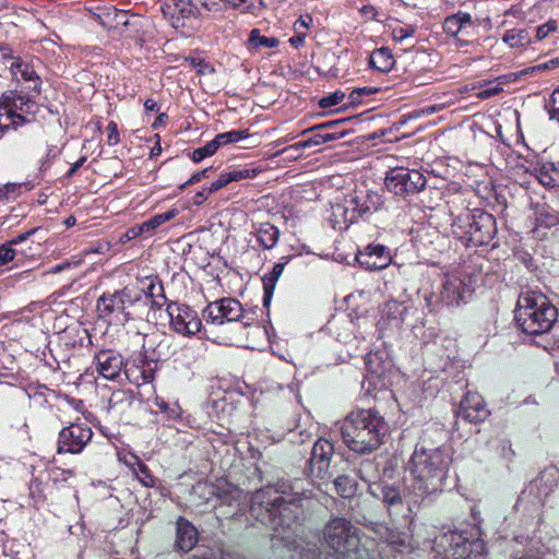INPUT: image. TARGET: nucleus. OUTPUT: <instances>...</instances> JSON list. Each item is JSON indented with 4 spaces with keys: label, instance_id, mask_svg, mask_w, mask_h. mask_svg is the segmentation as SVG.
Wrapping results in <instances>:
<instances>
[{
    "label": "nucleus",
    "instance_id": "53",
    "mask_svg": "<svg viewBox=\"0 0 559 559\" xmlns=\"http://www.w3.org/2000/svg\"><path fill=\"white\" fill-rule=\"evenodd\" d=\"M546 108L550 120H557L559 122V87L552 91Z\"/></svg>",
    "mask_w": 559,
    "mask_h": 559
},
{
    "label": "nucleus",
    "instance_id": "56",
    "mask_svg": "<svg viewBox=\"0 0 559 559\" xmlns=\"http://www.w3.org/2000/svg\"><path fill=\"white\" fill-rule=\"evenodd\" d=\"M212 170H213V167H206V168L202 169L201 171L194 173L186 182L181 183L178 187L179 191H183L187 187H189L191 185H195L204 178H209Z\"/></svg>",
    "mask_w": 559,
    "mask_h": 559
},
{
    "label": "nucleus",
    "instance_id": "12",
    "mask_svg": "<svg viewBox=\"0 0 559 559\" xmlns=\"http://www.w3.org/2000/svg\"><path fill=\"white\" fill-rule=\"evenodd\" d=\"M437 545L442 548L445 559H478L486 548L477 526L444 533Z\"/></svg>",
    "mask_w": 559,
    "mask_h": 559
},
{
    "label": "nucleus",
    "instance_id": "52",
    "mask_svg": "<svg viewBox=\"0 0 559 559\" xmlns=\"http://www.w3.org/2000/svg\"><path fill=\"white\" fill-rule=\"evenodd\" d=\"M386 543L393 550L399 552H402L407 547L406 536L403 533L390 532Z\"/></svg>",
    "mask_w": 559,
    "mask_h": 559
},
{
    "label": "nucleus",
    "instance_id": "63",
    "mask_svg": "<svg viewBox=\"0 0 559 559\" xmlns=\"http://www.w3.org/2000/svg\"><path fill=\"white\" fill-rule=\"evenodd\" d=\"M169 120V116L166 112H160L154 122L152 123L153 129H157L160 126H165Z\"/></svg>",
    "mask_w": 559,
    "mask_h": 559
},
{
    "label": "nucleus",
    "instance_id": "27",
    "mask_svg": "<svg viewBox=\"0 0 559 559\" xmlns=\"http://www.w3.org/2000/svg\"><path fill=\"white\" fill-rule=\"evenodd\" d=\"M370 492L378 499H380L388 511H401L404 507V499L402 496L401 485L378 483L370 487Z\"/></svg>",
    "mask_w": 559,
    "mask_h": 559
},
{
    "label": "nucleus",
    "instance_id": "11",
    "mask_svg": "<svg viewBox=\"0 0 559 559\" xmlns=\"http://www.w3.org/2000/svg\"><path fill=\"white\" fill-rule=\"evenodd\" d=\"M323 537L336 552L335 559H366L367 549L360 547L358 530L345 518H332L325 525Z\"/></svg>",
    "mask_w": 559,
    "mask_h": 559
},
{
    "label": "nucleus",
    "instance_id": "7",
    "mask_svg": "<svg viewBox=\"0 0 559 559\" xmlns=\"http://www.w3.org/2000/svg\"><path fill=\"white\" fill-rule=\"evenodd\" d=\"M384 204L380 193L371 190H354L342 202L332 204L329 221L333 229L347 230L360 219L366 221L382 209Z\"/></svg>",
    "mask_w": 559,
    "mask_h": 559
},
{
    "label": "nucleus",
    "instance_id": "42",
    "mask_svg": "<svg viewBox=\"0 0 559 559\" xmlns=\"http://www.w3.org/2000/svg\"><path fill=\"white\" fill-rule=\"evenodd\" d=\"M334 487L342 498L349 499L356 495L357 483L347 475H340L334 479Z\"/></svg>",
    "mask_w": 559,
    "mask_h": 559
},
{
    "label": "nucleus",
    "instance_id": "49",
    "mask_svg": "<svg viewBox=\"0 0 559 559\" xmlns=\"http://www.w3.org/2000/svg\"><path fill=\"white\" fill-rule=\"evenodd\" d=\"M559 68V59L557 57H554L547 61L539 62L535 66L527 67L523 69L520 73L521 75H531L536 72H544V71H550Z\"/></svg>",
    "mask_w": 559,
    "mask_h": 559
},
{
    "label": "nucleus",
    "instance_id": "30",
    "mask_svg": "<svg viewBox=\"0 0 559 559\" xmlns=\"http://www.w3.org/2000/svg\"><path fill=\"white\" fill-rule=\"evenodd\" d=\"M153 405L156 409L152 411V414L159 416L164 425L171 427L181 420L183 411L178 402H169L156 395Z\"/></svg>",
    "mask_w": 559,
    "mask_h": 559
},
{
    "label": "nucleus",
    "instance_id": "33",
    "mask_svg": "<svg viewBox=\"0 0 559 559\" xmlns=\"http://www.w3.org/2000/svg\"><path fill=\"white\" fill-rule=\"evenodd\" d=\"M254 236L263 250H271L277 245L281 231L270 222H263L255 227Z\"/></svg>",
    "mask_w": 559,
    "mask_h": 559
},
{
    "label": "nucleus",
    "instance_id": "60",
    "mask_svg": "<svg viewBox=\"0 0 559 559\" xmlns=\"http://www.w3.org/2000/svg\"><path fill=\"white\" fill-rule=\"evenodd\" d=\"M307 35L308 33H295L288 41L292 47L298 49L305 45Z\"/></svg>",
    "mask_w": 559,
    "mask_h": 559
},
{
    "label": "nucleus",
    "instance_id": "58",
    "mask_svg": "<svg viewBox=\"0 0 559 559\" xmlns=\"http://www.w3.org/2000/svg\"><path fill=\"white\" fill-rule=\"evenodd\" d=\"M222 2L235 8V9H242V10H250L253 8V0H221ZM260 4H262V0H259Z\"/></svg>",
    "mask_w": 559,
    "mask_h": 559
},
{
    "label": "nucleus",
    "instance_id": "34",
    "mask_svg": "<svg viewBox=\"0 0 559 559\" xmlns=\"http://www.w3.org/2000/svg\"><path fill=\"white\" fill-rule=\"evenodd\" d=\"M368 63L369 67L373 70H377L381 73H388L393 69L395 59L390 48L381 47L374 49L370 53Z\"/></svg>",
    "mask_w": 559,
    "mask_h": 559
},
{
    "label": "nucleus",
    "instance_id": "22",
    "mask_svg": "<svg viewBox=\"0 0 559 559\" xmlns=\"http://www.w3.org/2000/svg\"><path fill=\"white\" fill-rule=\"evenodd\" d=\"M457 415L465 421L479 424L488 418L490 411L479 393L467 391L460 403Z\"/></svg>",
    "mask_w": 559,
    "mask_h": 559
},
{
    "label": "nucleus",
    "instance_id": "3",
    "mask_svg": "<svg viewBox=\"0 0 559 559\" xmlns=\"http://www.w3.org/2000/svg\"><path fill=\"white\" fill-rule=\"evenodd\" d=\"M452 216L451 234L465 248L491 246L498 234L496 217L483 209H471L464 193H457L448 202Z\"/></svg>",
    "mask_w": 559,
    "mask_h": 559
},
{
    "label": "nucleus",
    "instance_id": "10",
    "mask_svg": "<svg viewBox=\"0 0 559 559\" xmlns=\"http://www.w3.org/2000/svg\"><path fill=\"white\" fill-rule=\"evenodd\" d=\"M202 318L207 326L224 328L236 323L240 331L251 326L259 328L255 310H247L241 302L231 297L211 301L202 310Z\"/></svg>",
    "mask_w": 559,
    "mask_h": 559
},
{
    "label": "nucleus",
    "instance_id": "19",
    "mask_svg": "<svg viewBox=\"0 0 559 559\" xmlns=\"http://www.w3.org/2000/svg\"><path fill=\"white\" fill-rule=\"evenodd\" d=\"M258 171L254 168H233L228 171L222 173L216 180H214L210 186L203 187L200 191H198L193 198L192 202L194 205L203 204L209 197L226 187L228 183L233 181H240L242 179H251L257 176Z\"/></svg>",
    "mask_w": 559,
    "mask_h": 559
},
{
    "label": "nucleus",
    "instance_id": "45",
    "mask_svg": "<svg viewBox=\"0 0 559 559\" xmlns=\"http://www.w3.org/2000/svg\"><path fill=\"white\" fill-rule=\"evenodd\" d=\"M134 462L140 464L133 472L136 479L146 488L156 487L157 478L153 475L150 467L141 459H135Z\"/></svg>",
    "mask_w": 559,
    "mask_h": 559
},
{
    "label": "nucleus",
    "instance_id": "38",
    "mask_svg": "<svg viewBox=\"0 0 559 559\" xmlns=\"http://www.w3.org/2000/svg\"><path fill=\"white\" fill-rule=\"evenodd\" d=\"M388 27L391 32L392 38L395 43L403 44L404 41L414 38L418 27L416 24L405 23L397 19L392 20Z\"/></svg>",
    "mask_w": 559,
    "mask_h": 559
},
{
    "label": "nucleus",
    "instance_id": "21",
    "mask_svg": "<svg viewBox=\"0 0 559 559\" xmlns=\"http://www.w3.org/2000/svg\"><path fill=\"white\" fill-rule=\"evenodd\" d=\"M356 261L365 270L378 271L388 267L392 262L390 249L381 243L371 242L356 252Z\"/></svg>",
    "mask_w": 559,
    "mask_h": 559
},
{
    "label": "nucleus",
    "instance_id": "14",
    "mask_svg": "<svg viewBox=\"0 0 559 559\" xmlns=\"http://www.w3.org/2000/svg\"><path fill=\"white\" fill-rule=\"evenodd\" d=\"M34 100L28 95L3 93L0 99V139L10 127L16 129L35 119L32 111Z\"/></svg>",
    "mask_w": 559,
    "mask_h": 559
},
{
    "label": "nucleus",
    "instance_id": "31",
    "mask_svg": "<svg viewBox=\"0 0 559 559\" xmlns=\"http://www.w3.org/2000/svg\"><path fill=\"white\" fill-rule=\"evenodd\" d=\"M557 225H559V212L548 205H543L536 210L535 225L532 233L535 238H543L546 236L545 230Z\"/></svg>",
    "mask_w": 559,
    "mask_h": 559
},
{
    "label": "nucleus",
    "instance_id": "55",
    "mask_svg": "<svg viewBox=\"0 0 559 559\" xmlns=\"http://www.w3.org/2000/svg\"><path fill=\"white\" fill-rule=\"evenodd\" d=\"M186 62H188L192 68L197 69L198 74H205L206 71H213L214 69L211 64L203 58L198 57H186Z\"/></svg>",
    "mask_w": 559,
    "mask_h": 559
},
{
    "label": "nucleus",
    "instance_id": "17",
    "mask_svg": "<svg viewBox=\"0 0 559 559\" xmlns=\"http://www.w3.org/2000/svg\"><path fill=\"white\" fill-rule=\"evenodd\" d=\"M92 428L85 423H72L59 430L57 453H81L92 440Z\"/></svg>",
    "mask_w": 559,
    "mask_h": 559
},
{
    "label": "nucleus",
    "instance_id": "4",
    "mask_svg": "<svg viewBox=\"0 0 559 559\" xmlns=\"http://www.w3.org/2000/svg\"><path fill=\"white\" fill-rule=\"evenodd\" d=\"M389 432V423L374 407L353 409L341 427L344 443L360 455L378 450L385 442Z\"/></svg>",
    "mask_w": 559,
    "mask_h": 559
},
{
    "label": "nucleus",
    "instance_id": "29",
    "mask_svg": "<svg viewBox=\"0 0 559 559\" xmlns=\"http://www.w3.org/2000/svg\"><path fill=\"white\" fill-rule=\"evenodd\" d=\"M366 370H367V380L374 385V388L379 386L380 389L386 386V366L389 364L382 358V355L378 352H369L364 358Z\"/></svg>",
    "mask_w": 559,
    "mask_h": 559
},
{
    "label": "nucleus",
    "instance_id": "61",
    "mask_svg": "<svg viewBox=\"0 0 559 559\" xmlns=\"http://www.w3.org/2000/svg\"><path fill=\"white\" fill-rule=\"evenodd\" d=\"M70 266H71V263L69 261H64V262H61V263H58V264L51 266L48 270H44L41 274L46 275L48 273H58L66 269H69Z\"/></svg>",
    "mask_w": 559,
    "mask_h": 559
},
{
    "label": "nucleus",
    "instance_id": "18",
    "mask_svg": "<svg viewBox=\"0 0 559 559\" xmlns=\"http://www.w3.org/2000/svg\"><path fill=\"white\" fill-rule=\"evenodd\" d=\"M127 359L111 348L97 350L93 357V366L97 374L106 380L117 381L124 374Z\"/></svg>",
    "mask_w": 559,
    "mask_h": 559
},
{
    "label": "nucleus",
    "instance_id": "28",
    "mask_svg": "<svg viewBox=\"0 0 559 559\" xmlns=\"http://www.w3.org/2000/svg\"><path fill=\"white\" fill-rule=\"evenodd\" d=\"M198 542L199 532L197 527L185 516H178L176 520L175 549L189 552L195 547Z\"/></svg>",
    "mask_w": 559,
    "mask_h": 559
},
{
    "label": "nucleus",
    "instance_id": "23",
    "mask_svg": "<svg viewBox=\"0 0 559 559\" xmlns=\"http://www.w3.org/2000/svg\"><path fill=\"white\" fill-rule=\"evenodd\" d=\"M123 307V321L142 320L147 318L148 313L145 309L146 297L142 296L135 285H128L120 289Z\"/></svg>",
    "mask_w": 559,
    "mask_h": 559
},
{
    "label": "nucleus",
    "instance_id": "62",
    "mask_svg": "<svg viewBox=\"0 0 559 559\" xmlns=\"http://www.w3.org/2000/svg\"><path fill=\"white\" fill-rule=\"evenodd\" d=\"M86 159V156H81L75 163H73L70 169L67 171V177H72L84 165Z\"/></svg>",
    "mask_w": 559,
    "mask_h": 559
},
{
    "label": "nucleus",
    "instance_id": "36",
    "mask_svg": "<svg viewBox=\"0 0 559 559\" xmlns=\"http://www.w3.org/2000/svg\"><path fill=\"white\" fill-rule=\"evenodd\" d=\"M288 259H289V257L286 258V260H288ZM286 263H287V261L275 263L272 271L262 277L263 306L265 308H269V306L271 304L276 283L280 278V276L282 275Z\"/></svg>",
    "mask_w": 559,
    "mask_h": 559
},
{
    "label": "nucleus",
    "instance_id": "5",
    "mask_svg": "<svg viewBox=\"0 0 559 559\" xmlns=\"http://www.w3.org/2000/svg\"><path fill=\"white\" fill-rule=\"evenodd\" d=\"M170 345L166 336L145 335L141 350L127 358L124 376L129 382L136 386L153 383L162 361L169 354Z\"/></svg>",
    "mask_w": 559,
    "mask_h": 559
},
{
    "label": "nucleus",
    "instance_id": "24",
    "mask_svg": "<svg viewBox=\"0 0 559 559\" xmlns=\"http://www.w3.org/2000/svg\"><path fill=\"white\" fill-rule=\"evenodd\" d=\"M345 120H332L324 123L316 124L302 132V134L311 133V135L300 141L297 145L300 147L318 146L326 142L338 140L343 138V131H330L331 127H338Z\"/></svg>",
    "mask_w": 559,
    "mask_h": 559
},
{
    "label": "nucleus",
    "instance_id": "48",
    "mask_svg": "<svg viewBox=\"0 0 559 559\" xmlns=\"http://www.w3.org/2000/svg\"><path fill=\"white\" fill-rule=\"evenodd\" d=\"M345 99L347 100L345 92L342 90H336L333 93H330L329 95L320 98L318 105L322 109H328L341 104L343 105Z\"/></svg>",
    "mask_w": 559,
    "mask_h": 559
},
{
    "label": "nucleus",
    "instance_id": "15",
    "mask_svg": "<svg viewBox=\"0 0 559 559\" xmlns=\"http://www.w3.org/2000/svg\"><path fill=\"white\" fill-rule=\"evenodd\" d=\"M426 185L427 179L423 173L407 167L390 168L384 178L386 190L403 199L419 193Z\"/></svg>",
    "mask_w": 559,
    "mask_h": 559
},
{
    "label": "nucleus",
    "instance_id": "50",
    "mask_svg": "<svg viewBox=\"0 0 559 559\" xmlns=\"http://www.w3.org/2000/svg\"><path fill=\"white\" fill-rule=\"evenodd\" d=\"M43 355H44V358L39 359V361H37L36 369H37V373L41 374V377L45 380H48V377H46L45 374L46 373L56 374L59 369V362L55 358H52V360H47L45 350L43 352Z\"/></svg>",
    "mask_w": 559,
    "mask_h": 559
},
{
    "label": "nucleus",
    "instance_id": "54",
    "mask_svg": "<svg viewBox=\"0 0 559 559\" xmlns=\"http://www.w3.org/2000/svg\"><path fill=\"white\" fill-rule=\"evenodd\" d=\"M106 135H107L106 143L108 146H116L117 144L120 143L121 138H120V132H119L118 124L116 121L110 120L108 122V124L106 127Z\"/></svg>",
    "mask_w": 559,
    "mask_h": 559
},
{
    "label": "nucleus",
    "instance_id": "8",
    "mask_svg": "<svg viewBox=\"0 0 559 559\" xmlns=\"http://www.w3.org/2000/svg\"><path fill=\"white\" fill-rule=\"evenodd\" d=\"M200 7L193 0H164L162 13L170 26L183 37L194 36L202 27L203 11L217 12L221 4L216 0H200Z\"/></svg>",
    "mask_w": 559,
    "mask_h": 559
},
{
    "label": "nucleus",
    "instance_id": "13",
    "mask_svg": "<svg viewBox=\"0 0 559 559\" xmlns=\"http://www.w3.org/2000/svg\"><path fill=\"white\" fill-rule=\"evenodd\" d=\"M473 276L447 274L438 292H432L425 297L426 306L430 312H437L443 306L459 307L466 302V294L474 290Z\"/></svg>",
    "mask_w": 559,
    "mask_h": 559
},
{
    "label": "nucleus",
    "instance_id": "37",
    "mask_svg": "<svg viewBox=\"0 0 559 559\" xmlns=\"http://www.w3.org/2000/svg\"><path fill=\"white\" fill-rule=\"evenodd\" d=\"M406 313L407 307L405 304L394 299L386 301L381 309L382 319L392 322L394 325L403 323Z\"/></svg>",
    "mask_w": 559,
    "mask_h": 559
},
{
    "label": "nucleus",
    "instance_id": "51",
    "mask_svg": "<svg viewBox=\"0 0 559 559\" xmlns=\"http://www.w3.org/2000/svg\"><path fill=\"white\" fill-rule=\"evenodd\" d=\"M216 152L217 148L212 140L207 142L205 145L193 150V152L190 154V157L194 163H200L204 158L214 155Z\"/></svg>",
    "mask_w": 559,
    "mask_h": 559
},
{
    "label": "nucleus",
    "instance_id": "1",
    "mask_svg": "<svg viewBox=\"0 0 559 559\" xmlns=\"http://www.w3.org/2000/svg\"><path fill=\"white\" fill-rule=\"evenodd\" d=\"M334 444L325 438H319L305 466L307 478H281L274 486L255 490L250 499V516L274 532L297 523L304 512V501L313 498L314 480L326 481L331 477Z\"/></svg>",
    "mask_w": 559,
    "mask_h": 559
},
{
    "label": "nucleus",
    "instance_id": "2",
    "mask_svg": "<svg viewBox=\"0 0 559 559\" xmlns=\"http://www.w3.org/2000/svg\"><path fill=\"white\" fill-rule=\"evenodd\" d=\"M445 431L438 427L426 428L407 462L412 487L420 498L441 492L452 463Z\"/></svg>",
    "mask_w": 559,
    "mask_h": 559
},
{
    "label": "nucleus",
    "instance_id": "35",
    "mask_svg": "<svg viewBox=\"0 0 559 559\" xmlns=\"http://www.w3.org/2000/svg\"><path fill=\"white\" fill-rule=\"evenodd\" d=\"M533 174L540 185L547 188H555L559 186V160L557 164L543 163L537 165Z\"/></svg>",
    "mask_w": 559,
    "mask_h": 559
},
{
    "label": "nucleus",
    "instance_id": "32",
    "mask_svg": "<svg viewBox=\"0 0 559 559\" xmlns=\"http://www.w3.org/2000/svg\"><path fill=\"white\" fill-rule=\"evenodd\" d=\"M178 215V210L171 209L167 212L157 213L140 224L136 227H133L130 229V233H132L133 237L140 236V235H152L153 231H155L158 227H160L164 223L170 221L171 218L176 217Z\"/></svg>",
    "mask_w": 559,
    "mask_h": 559
},
{
    "label": "nucleus",
    "instance_id": "46",
    "mask_svg": "<svg viewBox=\"0 0 559 559\" xmlns=\"http://www.w3.org/2000/svg\"><path fill=\"white\" fill-rule=\"evenodd\" d=\"M558 31V23L554 19H549L544 24H540L534 28V38L530 39L531 44L543 41L549 35Z\"/></svg>",
    "mask_w": 559,
    "mask_h": 559
},
{
    "label": "nucleus",
    "instance_id": "43",
    "mask_svg": "<svg viewBox=\"0 0 559 559\" xmlns=\"http://www.w3.org/2000/svg\"><path fill=\"white\" fill-rule=\"evenodd\" d=\"M249 136L248 130H231L223 133H218L213 139V142L218 150L219 147L237 143L243 139H247Z\"/></svg>",
    "mask_w": 559,
    "mask_h": 559
},
{
    "label": "nucleus",
    "instance_id": "41",
    "mask_svg": "<svg viewBox=\"0 0 559 559\" xmlns=\"http://www.w3.org/2000/svg\"><path fill=\"white\" fill-rule=\"evenodd\" d=\"M35 233V229H31L26 233H23L13 239H11L8 243L0 246V266L4 265L9 261L13 260L15 255V250L12 249V246H20L25 240L29 238Z\"/></svg>",
    "mask_w": 559,
    "mask_h": 559
},
{
    "label": "nucleus",
    "instance_id": "59",
    "mask_svg": "<svg viewBox=\"0 0 559 559\" xmlns=\"http://www.w3.org/2000/svg\"><path fill=\"white\" fill-rule=\"evenodd\" d=\"M502 91H503V88L500 85H495V86L483 88L479 92L478 96L480 98L485 99V98L496 96V95L500 94Z\"/></svg>",
    "mask_w": 559,
    "mask_h": 559
},
{
    "label": "nucleus",
    "instance_id": "44",
    "mask_svg": "<svg viewBox=\"0 0 559 559\" xmlns=\"http://www.w3.org/2000/svg\"><path fill=\"white\" fill-rule=\"evenodd\" d=\"M278 39L276 37H267L264 35H261L260 31L258 28H253L248 38V44L250 48L259 49L261 47L266 48H275L278 46Z\"/></svg>",
    "mask_w": 559,
    "mask_h": 559
},
{
    "label": "nucleus",
    "instance_id": "26",
    "mask_svg": "<svg viewBox=\"0 0 559 559\" xmlns=\"http://www.w3.org/2000/svg\"><path fill=\"white\" fill-rule=\"evenodd\" d=\"M122 304L120 289L114 293H104L96 302L97 314L108 322H124Z\"/></svg>",
    "mask_w": 559,
    "mask_h": 559
},
{
    "label": "nucleus",
    "instance_id": "9",
    "mask_svg": "<svg viewBox=\"0 0 559 559\" xmlns=\"http://www.w3.org/2000/svg\"><path fill=\"white\" fill-rule=\"evenodd\" d=\"M445 41L462 52H472L480 40V20L467 11L457 10L441 22Z\"/></svg>",
    "mask_w": 559,
    "mask_h": 559
},
{
    "label": "nucleus",
    "instance_id": "25",
    "mask_svg": "<svg viewBox=\"0 0 559 559\" xmlns=\"http://www.w3.org/2000/svg\"><path fill=\"white\" fill-rule=\"evenodd\" d=\"M37 404L40 405L44 409L52 408L56 406L59 411L66 412L67 408L73 407L79 412H82L84 408V404L82 401L68 400L67 397H62L52 389H49L47 384L39 383V379H37Z\"/></svg>",
    "mask_w": 559,
    "mask_h": 559
},
{
    "label": "nucleus",
    "instance_id": "39",
    "mask_svg": "<svg viewBox=\"0 0 559 559\" xmlns=\"http://www.w3.org/2000/svg\"><path fill=\"white\" fill-rule=\"evenodd\" d=\"M133 404V395L128 390H115L108 401V411L123 413Z\"/></svg>",
    "mask_w": 559,
    "mask_h": 559
},
{
    "label": "nucleus",
    "instance_id": "64",
    "mask_svg": "<svg viewBox=\"0 0 559 559\" xmlns=\"http://www.w3.org/2000/svg\"><path fill=\"white\" fill-rule=\"evenodd\" d=\"M144 109L145 111H155V112H158L159 109H160V106L159 104L154 100L153 98H147L145 102H144Z\"/></svg>",
    "mask_w": 559,
    "mask_h": 559
},
{
    "label": "nucleus",
    "instance_id": "16",
    "mask_svg": "<svg viewBox=\"0 0 559 559\" xmlns=\"http://www.w3.org/2000/svg\"><path fill=\"white\" fill-rule=\"evenodd\" d=\"M167 313L169 317L170 329L179 335L191 337L198 333H203L210 338L207 325H203L202 319L198 312L186 304H167Z\"/></svg>",
    "mask_w": 559,
    "mask_h": 559
},
{
    "label": "nucleus",
    "instance_id": "6",
    "mask_svg": "<svg viewBox=\"0 0 559 559\" xmlns=\"http://www.w3.org/2000/svg\"><path fill=\"white\" fill-rule=\"evenodd\" d=\"M514 319L522 332L540 335L549 332L557 322L558 310L542 292L526 290L519 295Z\"/></svg>",
    "mask_w": 559,
    "mask_h": 559
},
{
    "label": "nucleus",
    "instance_id": "47",
    "mask_svg": "<svg viewBox=\"0 0 559 559\" xmlns=\"http://www.w3.org/2000/svg\"><path fill=\"white\" fill-rule=\"evenodd\" d=\"M10 70L12 75L17 76L20 74L25 81L35 79V69L29 63L15 61L11 64Z\"/></svg>",
    "mask_w": 559,
    "mask_h": 559
},
{
    "label": "nucleus",
    "instance_id": "40",
    "mask_svg": "<svg viewBox=\"0 0 559 559\" xmlns=\"http://www.w3.org/2000/svg\"><path fill=\"white\" fill-rule=\"evenodd\" d=\"M380 91L381 88L376 86L356 87L347 95V102L344 103L341 108L336 109V111H345L350 107H356L362 103L364 97L377 94Z\"/></svg>",
    "mask_w": 559,
    "mask_h": 559
},
{
    "label": "nucleus",
    "instance_id": "20",
    "mask_svg": "<svg viewBox=\"0 0 559 559\" xmlns=\"http://www.w3.org/2000/svg\"><path fill=\"white\" fill-rule=\"evenodd\" d=\"M135 288L139 289L142 296L146 297L145 309L147 313H150V310L160 309L168 304L164 284L158 275L138 277Z\"/></svg>",
    "mask_w": 559,
    "mask_h": 559
},
{
    "label": "nucleus",
    "instance_id": "57",
    "mask_svg": "<svg viewBox=\"0 0 559 559\" xmlns=\"http://www.w3.org/2000/svg\"><path fill=\"white\" fill-rule=\"evenodd\" d=\"M313 23V19L310 14L300 15L299 19L294 23L295 33H307Z\"/></svg>",
    "mask_w": 559,
    "mask_h": 559
}]
</instances>
